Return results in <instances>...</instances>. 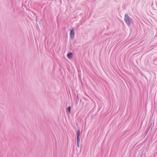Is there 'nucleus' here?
I'll return each mask as SVG.
<instances>
[{
  "label": "nucleus",
  "instance_id": "obj_1",
  "mask_svg": "<svg viewBox=\"0 0 157 157\" xmlns=\"http://www.w3.org/2000/svg\"><path fill=\"white\" fill-rule=\"evenodd\" d=\"M124 21L128 25H130V21L129 17L128 14L127 13L125 15Z\"/></svg>",
  "mask_w": 157,
  "mask_h": 157
},
{
  "label": "nucleus",
  "instance_id": "obj_2",
  "mask_svg": "<svg viewBox=\"0 0 157 157\" xmlns=\"http://www.w3.org/2000/svg\"><path fill=\"white\" fill-rule=\"evenodd\" d=\"M70 36L71 39H73L75 36V32L74 29H72L70 32Z\"/></svg>",
  "mask_w": 157,
  "mask_h": 157
},
{
  "label": "nucleus",
  "instance_id": "obj_3",
  "mask_svg": "<svg viewBox=\"0 0 157 157\" xmlns=\"http://www.w3.org/2000/svg\"><path fill=\"white\" fill-rule=\"evenodd\" d=\"M80 130H78L77 131V139H80Z\"/></svg>",
  "mask_w": 157,
  "mask_h": 157
},
{
  "label": "nucleus",
  "instance_id": "obj_4",
  "mask_svg": "<svg viewBox=\"0 0 157 157\" xmlns=\"http://www.w3.org/2000/svg\"><path fill=\"white\" fill-rule=\"evenodd\" d=\"M72 53H70L67 54V57L69 59H71L72 58Z\"/></svg>",
  "mask_w": 157,
  "mask_h": 157
},
{
  "label": "nucleus",
  "instance_id": "obj_5",
  "mask_svg": "<svg viewBox=\"0 0 157 157\" xmlns=\"http://www.w3.org/2000/svg\"><path fill=\"white\" fill-rule=\"evenodd\" d=\"M80 143V139H77V145L78 147H79V144Z\"/></svg>",
  "mask_w": 157,
  "mask_h": 157
},
{
  "label": "nucleus",
  "instance_id": "obj_6",
  "mask_svg": "<svg viewBox=\"0 0 157 157\" xmlns=\"http://www.w3.org/2000/svg\"><path fill=\"white\" fill-rule=\"evenodd\" d=\"M71 107L69 106L68 107V112H69V113H70L71 112Z\"/></svg>",
  "mask_w": 157,
  "mask_h": 157
}]
</instances>
